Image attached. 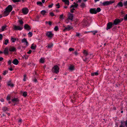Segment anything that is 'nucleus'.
<instances>
[{
	"label": "nucleus",
	"instance_id": "f257e3e1",
	"mask_svg": "<svg viewBox=\"0 0 127 127\" xmlns=\"http://www.w3.org/2000/svg\"><path fill=\"white\" fill-rule=\"evenodd\" d=\"M59 68L57 65H55L52 68V71L54 73L57 74L59 72Z\"/></svg>",
	"mask_w": 127,
	"mask_h": 127
},
{
	"label": "nucleus",
	"instance_id": "f03ea898",
	"mask_svg": "<svg viewBox=\"0 0 127 127\" xmlns=\"http://www.w3.org/2000/svg\"><path fill=\"white\" fill-rule=\"evenodd\" d=\"M46 35L48 37L51 39L53 37L54 34L51 31H47L46 33Z\"/></svg>",
	"mask_w": 127,
	"mask_h": 127
},
{
	"label": "nucleus",
	"instance_id": "7ed1b4c3",
	"mask_svg": "<svg viewBox=\"0 0 127 127\" xmlns=\"http://www.w3.org/2000/svg\"><path fill=\"white\" fill-rule=\"evenodd\" d=\"M114 2V1L112 0L107 1L104 2L102 3V5L103 6H107L111 4Z\"/></svg>",
	"mask_w": 127,
	"mask_h": 127
},
{
	"label": "nucleus",
	"instance_id": "20e7f679",
	"mask_svg": "<svg viewBox=\"0 0 127 127\" xmlns=\"http://www.w3.org/2000/svg\"><path fill=\"white\" fill-rule=\"evenodd\" d=\"M121 124L119 127H127V120L125 121H121Z\"/></svg>",
	"mask_w": 127,
	"mask_h": 127
},
{
	"label": "nucleus",
	"instance_id": "39448f33",
	"mask_svg": "<svg viewBox=\"0 0 127 127\" xmlns=\"http://www.w3.org/2000/svg\"><path fill=\"white\" fill-rule=\"evenodd\" d=\"M64 27H65V28L63 30L64 32H65L66 31H69L73 29V28L71 26L69 25H67V27H65V26H64Z\"/></svg>",
	"mask_w": 127,
	"mask_h": 127
},
{
	"label": "nucleus",
	"instance_id": "423d86ee",
	"mask_svg": "<svg viewBox=\"0 0 127 127\" xmlns=\"http://www.w3.org/2000/svg\"><path fill=\"white\" fill-rule=\"evenodd\" d=\"M14 29L15 30H19L21 31L22 30L23 28L22 26H16L14 25Z\"/></svg>",
	"mask_w": 127,
	"mask_h": 127
},
{
	"label": "nucleus",
	"instance_id": "0eeeda50",
	"mask_svg": "<svg viewBox=\"0 0 127 127\" xmlns=\"http://www.w3.org/2000/svg\"><path fill=\"white\" fill-rule=\"evenodd\" d=\"M73 14H70L69 15L68 18L65 20V22L66 23H68V22H67V21H68V20H72L73 19Z\"/></svg>",
	"mask_w": 127,
	"mask_h": 127
},
{
	"label": "nucleus",
	"instance_id": "6e6552de",
	"mask_svg": "<svg viewBox=\"0 0 127 127\" xmlns=\"http://www.w3.org/2000/svg\"><path fill=\"white\" fill-rule=\"evenodd\" d=\"M113 24L111 22H109L107 24L106 28L107 30H109L112 28Z\"/></svg>",
	"mask_w": 127,
	"mask_h": 127
},
{
	"label": "nucleus",
	"instance_id": "1a4fd4ad",
	"mask_svg": "<svg viewBox=\"0 0 127 127\" xmlns=\"http://www.w3.org/2000/svg\"><path fill=\"white\" fill-rule=\"evenodd\" d=\"M22 13L26 15L28 14L29 12V10L27 8H25L22 9Z\"/></svg>",
	"mask_w": 127,
	"mask_h": 127
},
{
	"label": "nucleus",
	"instance_id": "9d476101",
	"mask_svg": "<svg viewBox=\"0 0 127 127\" xmlns=\"http://www.w3.org/2000/svg\"><path fill=\"white\" fill-rule=\"evenodd\" d=\"M5 9L10 12L12 10L13 7L11 5H9Z\"/></svg>",
	"mask_w": 127,
	"mask_h": 127
},
{
	"label": "nucleus",
	"instance_id": "9b49d317",
	"mask_svg": "<svg viewBox=\"0 0 127 127\" xmlns=\"http://www.w3.org/2000/svg\"><path fill=\"white\" fill-rule=\"evenodd\" d=\"M21 42L22 43H24L25 45L27 46L28 45V43L27 39L25 38L23 39L22 40Z\"/></svg>",
	"mask_w": 127,
	"mask_h": 127
},
{
	"label": "nucleus",
	"instance_id": "f8f14e48",
	"mask_svg": "<svg viewBox=\"0 0 127 127\" xmlns=\"http://www.w3.org/2000/svg\"><path fill=\"white\" fill-rule=\"evenodd\" d=\"M90 13L91 14H96V9L95 8L90 9Z\"/></svg>",
	"mask_w": 127,
	"mask_h": 127
},
{
	"label": "nucleus",
	"instance_id": "ddd939ff",
	"mask_svg": "<svg viewBox=\"0 0 127 127\" xmlns=\"http://www.w3.org/2000/svg\"><path fill=\"white\" fill-rule=\"evenodd\" d=\"M9 51L10 52H14L16 51V48L14 46L10 47L9 49Z\"/></svg>",
	"mask_w": 127,
	"mask_h": 127
},
{
	"label": "nucleus",
	"instance_id": "4468645a",
	"mask_svg": "<svg viewBox=\"0 0 127 127\" xmlns=\"http://www.w3.org/2000/svg\"><path fill=\"white\" fill-rule=\"evenodd\" d=\"M120 23V19H116L114 21L113 24L116 25Z\"/></svg>",
	"mask_w": 127,
	"mask_h": 127
},
{
	"label": "nucleus",
	"instance_id": "2eb2a0df",
	"mask_svg": "<svg viewBox=\"0 0 127 127\" xmlns=\"http://www.w3.org/2000/svg\"><path fill=\"white\" fill-rule=\"evenodd\" d=\"M24 28L25 29L28 31L30 30L31 29L30 26L27 24H26L24 25Z\"/></svg>",
	"mask_w": 127,
	"mask_h": 127
},
{
	"label": "nucleus",
	"instance_id": "dca6fc26",
	"mask_svg": "<svg viewBox=\"0 0 127 127\" xmlns=\"http://www.w3.org/2000/svg\"><path fill=\"white\" fill-rule=\"evenodd\" d=\"M9 12L5 9V10L3 12V15L4 16H6L9 15Z\"/></svg>",
	"mask_w": 127,
	"mask_h": 127
},
{
	"label": "nucleus",
	"instance_id": "f3484780",
	"mask_svg": "<svg viewBox=\"0 0 127 127\" xmlns=\"http://www.w3.org/2000/svg\"><path fill=\"white\" fill-rule=\"evenodd\" d=\"M3 53L5 55H7L8 54L9 52L8 48L6 47L5 48Z\"/></svg>",
	"mask_w": 127,
	"mask_h": 127
},
{
	"label": "nucleus",
	"instance_id": "a211bd4d",
	"mask_svg": "<svg viewBox=\"0 0 127 127\" xmlns=\"http://www.w3.org/2000/svg\"><path fill=\"white\" fill-rule=\"evenodd\" d=\"M19 61L17 59H15L13 61L12 63L15 65H17L19 63Z\"/></svg>",
	"mask_w": 127,
	"mask_h": 127
},
{
	"label": "nucleus",
	"instance_id": "6ab92c4d",
	"mask_svg": "<svg viewBox=\"0 0 127 127\" xmlns=\"http://www.w3.org/2000/svg\"><path fill=\"white\" fill-rule=\"evenodd\" d=\"M8 86H10L11 87H13L14 86V84L11 83L10 81H9L7 83Z\"/></svg>",
	"mask_w": 127,
	"mask_h": 127
},
{
	"label": "nucleus",
	"instance_id": "aec40b11",
	"mask_svg": "<svg viewBox=\"0 0 127 127\" xmlns=\"http://www.w3.org/2000/svg\"><path fill=\"white\" fill-rule=\"evenodd\" d=\"M62 1L64 2L65 4L68 5L69 4V0H62Z\"/></svg>",
	"mask_w": 127,
	"mask_h": 127
},
{
	"label": "nucleus",
	"instance_id": "412c9836",
	"mask_svg": "<svg viewBox=\"0 0 127 127\" xmlns=\"http://www.w3.org/2000/svg\"><path fill=\"white\" fill-rule=\"evenodd\" d=\"M74 5H71L70 7V8H71L72 7L76 8L78 6V4L76 3L75 2H74Z\"/></svg>",
	"mask_w": 127,
	"mask_h": 127
},
{
	"label": "nucleus",
	"instance_id": "4be33fe9",
	"mask_svg": "<svg viewBox=\"0 0 127 127\" xmlns=\"http://www.w3.org/2000/svg\"><path fill=\"white\" fill-rule=\"evenodd\" d=\"M36 45H34V44H32L31 45V48L32 49L35 50L36 49Z\"/></svg>",
	"mask_w": 127,
	"mask_h": 127
},
{
	"label": "nucleus",
	"instance_id": "5701e85b",
	"mask_svg": "<svg viewBox=\"0 0 127 127\" xmlns=\"http://www.w3.org/2000/svg\"><path fill=\"white\" fill-rule=\"evenodd\" d=\"M83 53L86 57L87 56L88 54V52L86 50H84L83 52Z\"/></svg>",
	"mask_w": 127,
	"mask_h": 127
},
{
	"label": "nucleus",
	"instance_id": "b1692460",
	"mask_svg": "<svg viewBox=\"0 0 127 127\" xmlns=\"http://www.w3.org/2000/svg\"><path fill=\"white\" fill-rule=\"evenodd\" d=\"M12 101L13 102H17L19 101V100L17 98H14L12 99Z\"/></svg>",
	"mask_w": 127,
	"mask_h": 127
},
{
	"label": "nucleus",
	"instance_id": "393cba45",
	"mask_svg": "<svg viewBox=\"0 0 127 127\" xmlns=\"http://www.w3.org/2000/svg\"><path fill=\"white\" fill-rule=\"evenodd\" d=\"M40 62L41 63H44L45 62V59L43 58H41L39 60Z\"/></svg>",
	"mask_w": 127,
	"mask_h": 127
},
{
	"label": "nucleus",
	"instance_id": "a878e982",
	"mask_svg": "<svg viewBox=\"0 0 127 127\" xmlns=\"http://www.w3.org/2000/svg\"><path fill=\"white\" fill-rule=\"evenodd\" d=\"M7 25H5L4 26H2L1 27V30L2 31H4L5 30H6L5 29L7 27Z\"/></svg>",
	"mask_w": 127,
	"mask_h": 127
},
{
	"label": "nucleus",
	"instance_id": "bb28decb",
	"mask_svg": "<svg viewBox=\"0 0 127 127\" xmlns=\"http://www.w3.org/2000/svg\"><path fill=\"white\" fill-rule=\"evenodd\" d=\"M16 40V38H14V37H11V40L12 41V42L14 43L15 42Z\"/></svg>",
	"mask_w": 127,
	"mask_h": 127
},
{
	"label": "nucleus",
	"instance_id": "cd10ccee",
	"mask_svg": "<svg viewBox=\"0 0 127 127\" xmlns=\"http://www.w3.org/2000/svg\"><path fill=\"white\" fill-rule=\"evenodd\" d=\"M2 110H3V112H5L8 110V108L7 107L4 106L2 108Z\"/></svg>",
	"mask_w": 127,
	"mask_h": 127
},
{
	"label": "nucleus",
	"instance_id": "c85d7f7f",
	"mask_svg": "<svg viewBox=\"0 0 127 127\" xmlns=\"http://www.w3.org/2000/svg\"><path fill=\"white\" fill-rule=\"evenodd\" d=\"M98 73L97 72L93 73H91V75L92 76H94L95 75L96 76H97L98 75Z\"/></svg>",
	"mask_w": 127,
	"mask_h": 127
},
{
	"label": "nucleus",
	"instance_id": "c756f323",
	"mask_svg": "<svg viewBox=\"0 0 127 127\" xmlns=\"http://www.w3.org/2000/svg\"><path fill=\"white\" fill-rule=\"evenodd\" d=\"M80 6L81 8H83L86 7V5L85 3H81Z\"/></svg>",
	"mask_w": 127,
	"mask_h": 127
},
{
	"label": "nucleus",
	"instance_id": "7c9ffc66",
	"mask_svg": "<svg viewBox=\"0 0 127 127\" xmlns=\"http://www.w3.org/2000/svg\"><path fill=\"white\" fill-rule=\"evenodd\" d=\"M69 69L71 70H72L74 69V66L72 65H70L69 67Z\"/></svg>",
	"mask_w": 127,
	"mask_h": 127
},
{
	"label": "nucleus",
	"instance_id": "2f4dec72",
	"mask_svg": "<svg viewBox=\"0 0 127 127\" xmlns=\"http://www.w3.org/2000/svg\"><path fill=\"white\" fill-rule=\"evenodd\" d=\"M28 37H32V33L31 32H30L28 34Z\"/></svg>",
	"mask_w": 127,
	"mask_h": 127
},
{
	"label": "nucleus",
	"instance_id": "473e14b6",
	"mask_svg": "<svg viewBox=\"0 0 127 127\" xmlns=\"http://www.w3.org/2000/svg\"><path fill=\"white\" fill-rule=\"evenodd\" d=\"M41 14L43 16H44L45 14V13H46V11L45 10H43L41 12Z\"/></svg>",
	"mask_w": 127,
	"mask_h": 127
},
{
	"label": "nucleus",
	"instance_id": "72a5a7b5",
	"mask_svg": "<svg viewBox=\"0 0 127 127\" xmlns=\"http://www.w3.org/2000/svg\"><path fill=\"white\" fill-rule=\"evenodd\" d=\"M117 5L121 7H122L123 6V4L122 2H119L117 4Z\"/></svg>",
	"mask_w": 127,
	"mask_h": 127
},
{
	"label": "nucleus",
	"instance_id": "f704fd0d",
	"mask_svg": "<svg viewBox=\"0 0 127 127\" xmlns=\"http://www.w3.org/2000/svg\"><path fill=\"white\" fill-rule=\"evenodd\" d=\"M124 6H125V7L127 8V1H124L123 3Z\"/></svg>",
	"mask_w": 127,
	"mask_h": 127
},
{
	"label": "nucleus",
	"instance_id": "c9c22d12",
	"mask_svg": "<svg viewBox=\"0 0 127 127\" xmlns=\"http://www.w3.org/2000/svg\"><path fill=\"white\" fill-rule=\"evenodd\" d=\"M18 22L20 23V24L21 25H23L24 22L22 20H18Z\"/></svg>",
	"mask_w": 127,
	"mask_h": 127
},
{
	"label": "nucleus",
	"instance_id": "e433bc0d",
	"mask_svg": "<svg viewBox=\"0 0 127 127\" xmlns=\"http://www.w3.org/2000/svg\"><path fill=\"white\" fill-rule=\"evenodd\" d=\"M9 40L8 39H6L5 40V42L4 43V44L5 45H7V44L8 43Z\"/></svg>",
	"mask_w": 127,
	"mask_h": 127
},
{
	"label": "nucleus",
	"instance_id": "4c0bfd02",
	"mask_svg": "<svg viewBox=\"0 0 127 127\" xmlns=\"http://www.w3.org/2000/svg\"><path fill=\"white\" fill-rule=\"evenodd\" d=\"M27 95V92H24L23 94V95L25 97H26Z\"/></svg>",
	"mask_w": 127,
	"mask_h": 127
},
{
	"label": "nucleus",
	"instance_id": "58836bf2",
	"mask_svg": "<svg viewBox=\"0 0 127 127\" xmlns=\"http://www.w3.org/2000/svg\"><path fill=\"white\" fill-rule=\"evenodd\" d=\"M90 32L93 33L94 35H95L97 32V31H90Z\"/></svg>",
	"mask_w": 127,
	"mask_h": 127
},
{
	"label": "nucleus",
	"instance_id": "ea45409f",
	"mask_svg": "<svg viewBox=\"0 0 127 127\" xmlns=\"http://www.w3.org/2000/svg\"><path fill=\"white\" fill-rule=\"evenodd\" d=\"M101 9L99 7L97 8L96 10V13L97 12H100L101 11Z\"/></svg>",
	"mask_w": 127,
	"mask_h": 127
},
{
	"label": "nucleus",
	"instance_id": "a19ab883",
	"mask_svg": "<svg viewBox=\"0 0 127 127\" xmlns=\"http://www.w3.org/2000/svg\"><path fill=\"white\" fill-rule=\"evenodd\" d=\"M45 23L46 24L48 23L49 25V26H51L52 25V22L50 21H46Z\"/></svg>",
	"mask_w": 127,
	"mask_h": 127
},
{
	"label": "nucleus",
	"instance_id": "79ce46f5",
	"mask_svg": "<svg viewBox=\"0 0 127 127\" xmlns=\"http://www.w3.org/2000/svg\"><path fill=\"white\" fill-rule=\"evenodd\" d=\"M53 45L52 44H49L47 46V47L48 48H50L52 47Z\"/></svg>",
	"mask_w": 127,
	"mask_h": 127
},
{
	"label": "nucleus",
	"instance_id": "37998d69",
	"mask_svg": "<svg viewBox=\"0 0 127 127\" xmlns=\"http://www.w3.org/2000/svg\"><path fill=\"white\" fill-rule=\"evenodd\" d=\"M63 14H62L61 15H60V17H59V18L60 19H62V20L64 19V18H63Z\"/></svg>",
	"mask_w": 127,
	"mask_h": 127
},
{
	"label": "nucleus",
	"instance_id": "c03bdc74",
	"mask_svg": "<svg viewBox=\"0 0 127 127\" xmlns=\"http://www.w3.org/2000/svg\"><path fill=\"white\" fill-rule=\"evenodd\" d=\"M37 5H41L42 4V3L41 1H38L37 2Z\"/></svg>",
	"mask_w": 127,
	"mask_h": 127
},
{
	"label": "nucleus",
	"instance_id": "a18cd8bd",
	"mask_svg": "<svg viewBox=\"0 0 127 127\" xmlns=\"http://www.w3.org/2000/svg\"><path fill=\"white\" fill-rule=\"evenodd\" d=\"M58 29V28L57 26H55L54 28V30L56 31H57Z\"/></svg>",
	"mask_w": 127,
	"mask_h": 127
},
{
	"label": "nucleus",
	"instance_id": "49530a36",
	"mask_svg": "<svg viewBox=\"0 0 127 127\" xmlns=\"http://www.w3.org/2000/svg\"><path fill=\"white\" fill-rule=\"evenodd\" d=\"M10 98V96L9 95L7 96L6 97V99L7 100H9Z\"/></svg>",
	"mask_w": 127,
	"mask_h": 127
},
{
	"label": "nucleus",
	"instance_id": "de8ad7c7",
	"mask_svg": "<svg viewBox=\"0 0 127 127\" xmlns=\"http://www.w3.org/2000/svg\"><path fill=\"white\" fill-rule=\"evenodd\" d=\"M26 75H24V78L23 79V81H26Z\"/></svg>",
	"mask_w": 127,
	"mask_h": 127
},
{
	"label": "nucleus",
	"instance_id": "09e8293b",
	"mask_svg": "<svg viewBox=\"0 0 127 127\" xmlns=\"http://www.w3.org/2000/svg\"><path fill=\"white\" fill-rule=\"evenodd\" d=\"M56 6L57 7V8H60V4L59 3H58L57 4H56Z\"/></svg>",
	"mask_w": 127,
	"mask_h": 127
},
{
	"label": "nucleus",
	"instance_id": "8fccbe9b",
	"mask_svg": "<svg viewBox=\"0 0 127 127\" xmlns=\"http://www.w3.org/2000/svg\"><path fill=\"white\" fill-rule=\"evenodd\" d=\"M53 5V3H52L51 4L49 5L48 7L49 8H51L52 7Z\"/></svg>",
	"mask_w": 127,
	"mask_h": 127
},
{
	"label": "nucleus",
	"instance_id": "3c124183",
	"mask_svg": "<svg viewBox=\"0 0 127 127\" xmlns=\"http://www.w3.org/2000/svg\"><path fill=\"white\" fill-rule=\"evenodd\" d=\"M124 19L125 20H127V14L124 16Z\"/></svg>",
	"mask_w": 127,
	"mask_h": 127
},
{
	"label": "nucleus",
	"instance_id": "603ef678",
	"mask_svg": "<svg viewBox=\"0 0 127 127\" xmlns=\"http://www.w3.org/2000/svg\"><path fill=\"white\" fill-rule=\"evenodd\" d=\"M24 58H25V59L27 60L28 59V57L27 56H24L23 57Z\"/></svg>",
	"mask_w": 127,
	"mask_h": 127
},
{
	"label": "nucleus",
	"instance_id": "864d4df0",
	"mask_svg": "<svg viewBox=\"0 0 127 127\" xmlns=\"http://www.w3.org/2000/svg\"><path fill=\"white\" fill-rule=\"evenodd\" d=\"M50 15L52 16L53 17L54 16V14L52 12H51L50 13Z\"/></svg>",
	"mask_w": 127,
	"mask_h": 127
},
{
	"label": "nucleus",
	"instance_id": "5fc2aeb1",
	"mask_svg": "<svg viewBox=\"0 0 127 127\" xmlns=\"http://www.w3.org/2000/svg\"><path fill=\"white\" fill-rule=\"evenodd\" d=\"M74 49L73 48H70L69 49V50L70 51H74Z\"/></svg>",
	"mask_w": 127,
	"mask_h": 127
},
{
	"label": "nucleus",
	"instance_id": "6e6d98bb",
	"mask_svg": "<svg viewBox=\"0 0 127 127\" xmlns=\"http://www.w3.org/2000/svg\"><path fill=\"white\" fill-rule=\"evenodd\" d=\"M11 63V61L10 60H9L8 62V65H10Z\"/></svg>",
	"mask_w": 127,
	"mask_h": 127
},
{
	"label": "nucleus",
	"instance_id": "4d7b16f0",
	"mask_svg": "<svg viewBox=\"0 0 127 127\" xmlns=\"http://www.w3.org/2000/svg\"><path fill=\"white\" fill-rule=\"evenodd\" d=\"M3 36L2 35L0 34V40H1L2 39Z\"/></svg>",
	"mask_w": 127,
	"mask_h": 127
},
{
	"label": "nucleus",
	"instance_id": "13d9d810",
	"mask_svg": "<svg viewBox=\"0 0 127 127\" xmlns=\"http://www.w3.org/2000/svg\"><path fill=\"white\" fill-rule=\"evenodd\" d=\"M75 10V9L74 8H72L70 10V11L71 12L73 13L74 12V10Z\"/></svg>",
	"mask_w": 127,
	"mask_h": 127
},
{
	"label": "nucleus",
	"instance_id": "bf43d9fd",
	"mask_svg": "<svg viewBox=\"0 0 127 127\" xmlns=\"http://www.w3.org/2000/svg\"><path fill=\"white\" fill-rule=\"evenodd\" d=\"M0 101L2 102H4V100L3 98H1L0 99Z\"/></svg>",
	"mask_w": 127,
	"mask_h": 127
},
{
	"label": "nucleus",
	"instance_id": "052dcab7",
	"mask_svg": "<svg viewBox=\"0 0 127 127\" xmlns=\"http://www.w3.org/2000/svg\"><path fill=\"white\" fill-rule=\"evenodd\" d=\"M32 51L31 50H29V51L27 52V53L28 54H30L32 52Z\"/></svg>",
	"mask_w": 127,
	"mask_h": 127
},
{
	"label": "nucleus",
	"instance_id": "680f3d73",
	"mask_svg": "<svg viewBox=\"0 0 127 127\" xmlns=\"http://www.w3.org/2000/svg\"><path fill=\"white\" fill-rule=\"evenodd\" d=\"M74 53L76 56H77L78 54V53L77 51H75L74 52Z\"/></svg>",
	"mask_w": 127,
	"mask_h": 127
},
{
	"label": "nucleus",
	"instance_id": "e2e57ef3",
	"mask_svg": "<svg viewBox=\"0 0 127 127\" xmlns=\"http://www.w3.org/2000/svg\"><path fill=\"white\" fill-rule=\"evenodd\" d=\"M6 74V71H3V75H5Z\"/></svg>",
	"mask_w": 127,
	"mask_h": 127
},
{
	"label": "nucleus",
	"instance_id": "0e129e2a",
	"mask_svg": "<svg viewBox=\"0 0 127 127\" xmlns=\"http://www.w3.org/2000/svg\"><path fill=\"white\" fill-rule=\"evenodd\" d=\"M80 35V34L79 33H78V32H77L76 33V36H79Z\"/></svg>",
	"mask_w": 127,
	"mask_h": 127
},
{
	"label": "nucleus",
	"instance_id": "69168bd1",
	"mask_svg": "<svg viewBox=\"0 0 127 127\" xmlns=\"http://www.w3.org/2000/svg\"><path fill=\"white\" fill-rule=\"evenodd\" d=\"M124 20V19L123 18H121L120 19V23L122 22Z\"/></svg>",
	"mask_w": 127,
	"mask_h": 127
},
{
	"label": "nucleus",
	"instance_id": "338daca9",
	"mask_svg": "<svg viewBox=\"0 0 127 127\" xmlns=\"http://www.w3.org/2000/svg\"><path fill=\"white\" fill-rule=\"evenodd\" d=\"M22 120L21 119H20L18 121V122L19 123H21L22 122Z\"/></svg>",
	"mask_w": 127,
	"mask_h": 127
},
{
	"label": "nucleus",
	"instance_id": "774afa93",
	"mask_svg": "<svg viewBox=\"0 0 127 127\" xmlns=\"http://www.w3.org/2000/svg\"><path fill=\"white\" fill-rule=\"evenodd\" d=\"M33 81L35 82H37V80L36 79H35L33 80Z\"/></svg>",
	"mask_w": 127,
	"mask_h": 127
}]
</instances>
